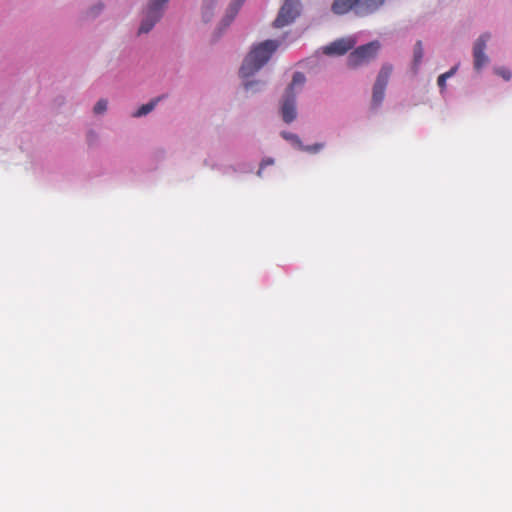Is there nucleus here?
I'll return each instance as SVG.
<instances>
[{"mask_svg": "<svg viewBox=\"0 0 512 512\" xmlns=\"http://www.w3.org/2000/svg\"><path fill=\"white\" fill-rule=\"evenodd\" d=\"M279 42L276 40H266L255 45L245 57L240 68V76L246 79L260 70L277 50Z\"/></svg>", "mask_w": 512, "mask_h": 512, "instance_id": "1", "label": "nucleus"}, {"mask_svg": "<svg viewBox=\"0 0 512 512\" xmlns=\"http://www.w3.org/2000/svg\"><path fill=\"white\" fill-rule=\"evenodd\" d=\"M385 0H334L331 10L336 15L354 11L357 16H366L375 12Z\"/></svg>", "mask_w": 512, "mask_h": 512, "instance_id": "2", "label": "nucleus"}, {"mask_svg": "<svg viewBox=\"0 0 512 512\" xmlns=\"http://www.w3.org/2000/svg\"><path fill=\"white\" fill-rule=\"evenodd\" d=\"M380 49L378 41H371L353 50L347 57V65L352 69L369 64L374 60Z\"/></svg>", "mask_w": 512, "mask_h": 512, "instance_id": "3", "label": "nucleus"}, {"mask_svg": "<svg viewBox=\"0 0 512 512\" xmlns=\"http://www.w3.org/2000/svg\"><path fill=\"white\" fill-rule=\"evenodd\" d=\"M169 0H151L145 12V17L139 27V33H148L162 17L163 6Z\"/></svg>", "mask_w": 512, "mask_h": 512, "instance_id": "4", "label": "nucleus"}, {"mask_svg": "<svg viewBox=\"0 0 512 512\" xmlns=\"http://www.w3.org/2000/svg\"><path fill=\"white\" fill-rule=\"evenodd\" d=\"M300 13L299 0H285L278 16L273 22L275 28H282L292 23Z\"/></svg>", "mask_w": 512, "mask_h": 512, "instance_id": "5", "label": "nucleus"}, {"mask_svg": "<svg viewBox=\"0 0 512 512\" xmlns=\"http://www.w3.org/2000/svg\"><path fill=\"white\" fill-rule=\"evenodd\" d=\"M490 34H482L474 43L473 46V57H474V68L480 70L485 64L488 63V57L485 54V48Z\"/></svg>", "mask_w": 512, "mask_h": 512, "instance_id": "6", "label": "nucleus"}, {"mask_svg": "<svg viewBox=\"0 0 512 512\" xmlns=\"http://www.w3.org/2000/svg\"><path fill=\"white\" fill-rule=\"evenodd\" d=\"M356 44V39L353 37H346L337 39L329 45L323 47V53L326 55H344L351 50Z\"/></svg>", "mask_w": 512, "mask_h": 512, "instance_id": "7", "label": "nucleus"}, {"mask_svg": "<svg viewBox=\"0 0 512 512\" xmlns=\"http://www.w3.org/2000/svg\"><path fill=\"white\" fill-rule=\"evenodd\" d=\"M281 115L285 123H291L296 119V94L285 93L281 105Z\"/></svg>", "mask_w": 512, "mask_h": 512, "instance_id": "8", "label": "nucleus"}, {"mask_svg": "<svg viewBox=\"0 0 512 512\" xmlns=\"http://www.w3.org/2000/svg\"><path fill=\"white\" fill-rule=\"evenodd\" d=\"M392 71H393V67L391 64H384L381 67L374 84L386 87L388 84L389 78L392 74Z\"/></svg>", "mask_w": 512, "mask_h": 512, "instance_id": "9", "label": "nucleus"}, {"mask_svg": "<svg viewBox=\"0 0 512 512\" xmlns=\"http://www.w3.org/2000/svg\"><path fill=\"white\" fill-rule=\"evenodd\" d=\"M385 89L386 87L374 84L372 94V106L374 108H377L382 104L385 96Z\"/></svg>", "mask_w": 512, "mask_h": 512, "instance_id": "10", "label": "nucleus"}, {"mask_svg": "<svg viewBox=\"0 0 512 512\" xmlns=\"http://www.w3.org/2000/svg\"><path fill=\"white\" fill-rule=\"evenodd\" d=\"M161 97H157L155 99H152L150 102L143 104L137 111L133 113V117H142L150 113L157 103L160 101Z\"/></svg>", "mask_w": 512, "mask_h": 512, "instance_id": "11", "label": "nucleus"}, {"mask_svg": "<svg viewBox=\"0 0 512 512\" xmlns=\"http://www.w3.org/2000/svg\"><path fill=\"white\" fill-rule=\"evenodd\" d=\"M306 81L305 75L301 72H295L291 84L287 87L285 93L295 94V87H302Z\"/></svg>", "mask_w": 512, "mask_h": 512, "instance_id": "12", "label": "nucleus"}, {"mask_svg": "<svg viewBox=\"0 0 512 512\" xmlns=\"http://www.w3.org/2000/svg\"><path fill=\"white\" fill-rule=\"evenodd\" d=\"M423 56H424V50H423L422 41L418 40L416 42V44L414 46V50H413V66L415 69H417L419 67V65L421 64Z\"/></svg>", "mask_w": 512, "mask_h": 512, "instance_id": "13", "label": "nucleus"}, {"mask_svg": "<svg viewBox=\"0 0 512 512\" xmlns=\"http://www.w3.org/2000/svg\"><path fill=\"white\" fill-rule=\"evenodd\" d=\"M216 0H203L202 17L204 21H209L213 15V9Z\"/></svg>", "mask_w": 512, "mask_h": 512, "instance_id": "14", "label": "nucleus"}, {"mask_svg": "<svg viewBox=\"0 0 512 512\" xmlns=\"http://www.w3.org/2000/svg\"><path fill=\"white\" fill-rule=\"evenodd\" d=\"M324 147V144L322 143H316L314 145H303L302 147H299L300 150L308 152V153H317Z\"/></svg>", "mask_w": 512, "mask_h": 512, "instance_id": "15", "label": "nucleus"}, {"mask_svg": "<svg viewBox=\"0 0 512 512\" xmlns=\"http://www.w3.org/2000/svg\"><path fill=\"white\" fill-rule=\"evenodd\" d=\"M282 136L286 139L291 141L294 145H296L298 148L302 147V141L301 139L293 133L283 132Z\"/></svg>", "mask_w": 512, "mask_h": 512, "instance_id": "16", "label": "nucleus"}, {"mask_svg": "<svg viewBox=\"0 0 512 512\" xmlns=\"http://www.w3.org/2000/svg\"><path fill=\"white\" fill-rule=\"evenodd\" d=\"M107 109V101L104 99L99 100L94 106V113L101 114Z\"/></svg>", "mask_w": 512, "mask_h": 512, "instance_id": "17", "label": "nucleus"}, {"mask_svg": "<svg viewBox=\"0 0 512 512\" xmlns=\"http://www.w3.org/2000/svg\"><path fill=\"white\" fill-rule=\"evenodd\" d=\"M495 72L507 81L511 79V72L506 68H497Z\"/></svg>", "mask_w": 512, "mask_h": 512, "instance_id": "18", "label": "nucleus"}, {"mask_svg": "<svg viewBox=\"0 0 512 512\" xmlns=\"http://www.w3.org/2000/svg\"><path fill=\"white\" fill-rule=\"evenodd\" d=\"M446 75H443L441 74L439 77H438V80H437V84L438 86L443 90L445 87H446Z\"/></svg>", "mask_w": 512, "mask_h": 512, "instance_id": "19", "label": "nucleus"}, {"mask_svg": "<svg viewBox=\"0 0 512 512\" xmlns=\"http://www.w3.org/2000/svg\"><path fill=\"white\" fill-rule=\"evenodd\" d=\"M244 0H237V3L231 7L232 17L237 13L239 6Z\"/></svg>", "mask_w": 512, "mask_h": 512, "instance_id": "20", "label": "nucleus"}, {"mask_svg": "<svg viewBox=\"0 0 512 512\" xmlns=\"http://www.w3.org/2000/svg\"><path fill=\"white\" fill-rule=\"evenodd\" d=\"M273 162H274V161H273V159L268 158V159H266V160H263V161H262V163H261V166H260V167H261V168H263V167H264V166H266V165H271V164H273Z\"/></svg>", "mask_w": 512, "mask_h": 512, "instance_id": "21", "label": "nucleus"}, {"mask_svg": "<svg viewBox=\"0 0 512 512\" xmlns=\"http://www.w3.org/2000/svg\"><path fill=\"white\" fill-rule=\"evenodd\" d=\"M456 69L457 67H453L451 70H449L448 72L446 73H443V75H446V78L448 79L449 77H451L455 72H456Z\"/></svg>", "mask_w": 512, "mask_h": 512, "instance_id": "22", "label": "nucleus"}, {"mask_svg": "<svg viewBox=\"0 0 512 512\" xmlns=\"http://www.w3.org/2000/svg\"><path fill=\"white\" fill-rule=\"evenodd\" d=\"M255 84H257V82H246L245 83L246 90L251 89Z\"/></svg>", "mask_w": 512, "mask_h": 512, "instance_id": "23", "label": "nucleus"}]
</instances>
